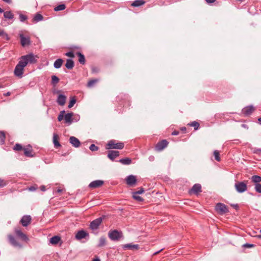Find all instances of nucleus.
I'll return each mask as SVG.
<instances>
[{"label": "nucleus", "mask_w": 261, "mask_h": 261, "mask_svg": "<svg viewBox=\"0 0 261 261\" xmlns=\"http://www.w3.org/2000/svg\"><path fill=\"white\" fill-rule=\"evenodd\" d=\"M214 155L216 161L218 162L220 161V154L218 150H216L214 151Z\"/></svg>", "instance_id": "obj_42"}, {"label": "nucleus", "mask_w": 261, "mask_h": 261, "mask_svg": "<svg viewBox=\"0 0 261 261\" xmlns=\"http://www.w3.org/2000/svg\"><path fill=\"white\" fill-rule=\"evenodd\" d=\"M4 88V86L1 82H0V88Z\"/></svg>", "instance_id": "obj_64"}, {"label": "nucleus", "mask_w": 261, "mask_h": 261, "mask_svg": "<svg viewBox=\"0 0 261 261\" xmlns=\"http://www.w3.org/2000/svg\"><path fill=\"white\" fill-rule=\"evenodd\" d=\"M0 37L3 39H6L7 40H9L10 39L8 34L2 29L0 30Z\"/></svg>", "instance_id": "obj_31"}, {"label": "nucleus", "mask_w": 261, "mask_h": 261, "mask_svg": "<svg viewBox=\"0 0 261 261\" xmlns=\"http://www.w3.org/2000/svg\"><path fill=\"white\" fill-rule=\"evenodd\" d=\"M75 102H76L75 98L74 97H72L70 100L69 103L68 105V108H71L74 106V105L75 103Z\"/></svg>", "instance_id": "obj_43"}, {"label": "nucleus", "mask_w": 261, "mask_h": 261, "mask_svg": "<svg viewBox=\"0 0 261 261\" xmlns=\"http://www.w3.org/2000/svg\"><path fill=\"white\" fill-rule=\"evenodd\" d=\"M7 185V182L3 179L0 178V187H4Z\"/></svg>", "instance_id": "obj_51"}, {"label": "nucleus", "mask_w": 261, "mask_h": 261, "mask_svg": "<svg viewBox=\"0 0 261 261\" xmlns=\"http://www.w3.org/2000/svg\"><path fill=\"white\" fill-rule=\"evenodd\" d=\"M2 1L5 2V3H8V4H11L12 3L11 0H2Z\"/></svg>", "instance_id": "obj_57"}, {"label": "nucleus", "mask_w": 261, "mask_h": 261, "mask_svg": "<svg viewBox=\"0 0 261 261\" xmlns=\"http://www.w3.org/2000/svg\"><path fill=\"white\" fill-rule=\"evenodd\" d=\"M119 162L123 165H129L132 163V160L129 158H126L120 159Z\"/></svg>", "instance_id": "obj_32"}, {"label": "nucleus", "mask_w": 261, "mask_h": 261, "mask_svg": "<svg viewBox=\"0 0 261 261\" xmlns=\"http://www.w3.org/2000/svg\"><path fill=\"white\" fill-rule=\"evenodd\" d=\"M75 238L77 240H81V239L87 238V240L89 239V233L84 230H80L77 232L75 234Z\"/></svg>", "instance_id": "obj_8"}, {"label": "nucleus", "mask_w": 261, "mask_h": 261, "mask_svg": "<svg viewBox=\"0 0 261 261\" xmlns=\"http://www.w3.org/2000/svg\"><path fill=\"white\" fill-rule=\"evenodd\" d=\"M119 155L118 151L111 150L108 152V156L112 161H114Z\"/></svg>", "instance_id": "obj_16"}, {"label": "nucleus", "mask_w": 261, "mask_h": 261, "mask_svg": "<svg viewBox=\"0 0 261 261\" xmlns=\"http://www.w3.org/2000/svg\"><path fill=\"white\" fill-rule=\"evenodd\" d=\"M37 62L35 56L32 53L21 56L14 69V75L18 78L23 76L24 68L28 64H33Z\"/></svg>", "instance_id": "obj_1"}, {"label": "nucleus", "mask_w": 261, "mask_h": 261, "mask_svg": "<svg viewBox=\"0 0 261 261\" xmlns=\"http://www.w3.org/2000/svg\"><path fill=\"white\" fill-rule=\"evenodd\" d=\"M145 3L143 0H136L132 4V6L133 7H139L143 5Z\"/></svg>", "instance_id": "obj_33"}, {"label": "nucleus", "mask_w": 261, "mask_h": 261, "mask_svg": "<svg viewBox=\"0 0 261 261\" xmlns=\"http://www.w3.org/2000/svg\"><path fill=\"white\" fill-rule=\"evenodd\" d=\"M234 187L237 191L239 193H243L247 190V185L243 181L236 183Z\"/></svg>", "instance_id": "obj_5"}, {"label": "nucleus", "mask_w": 261, "mask_h": 261, "mask_svg": "<svg viewBox=\"0 0 261 261\" xmlns=\"http://www.w3.org/2000/svg\"><path fill=\"white\" fill-rule=\"evenodd\" d=\"M98 80L97 79H93V80H90L88 84H87V86L88 87H92L93 86V85L98 82Z\"/></svg>", "instance_id": "obj_40"}, {"label": "nucleus", "mask_w": 261, "mask_h": 261, "mask_svg": "<svg viewBox=\"0 0 261 261\" xmlns=\"http://www.w3.org/2000/svg\"><path fill=\"white\" fill-rule=\"evenodd\" d=\"M22 149V147L19 144H16L14 147V149L15 150H21Z\"/></svg>", "instance_id": "obj_48"}, {"label": "nucleus", "mask_w": 261, "mask_h": 261, "mask_svg": "<svg viewBox=\"0 0 261 261\" xmlns=\"http://www.w3.org/2000/svg\"><path fill=\"white\" fill-rule=\"evenodd\" d=\"M206 2L207 3H214L216 0H205Z\"/></svg>", "instance_id": "obj_58"}, {"label": "nucleus", "mask_w": 261, "mask_h": 261, "mask_svg": "<svg viewBox=\"0 0 261 261\" xmlns=\"http://www.w3.org/2000/svg\"><path fill=\"white\" fill-rule=\"evenodd\" d=\"M17 13L19 14V18L20 22H23L28 19V16L22 14L21 12H18Z\"/></svg>", "instance_id": "obj_35"}, {"label": "nucleus", "mask_w": 261, "mask_h": 261, "mask_svg": "<svg viewBox=\"0 0 261 261\" xmlns=\"http://www.w3.org/2000/svg\"><path fill=\"white\" fill-rule=\"evenodd\" d=\"M124 144L122 142H116L114 140L109 141L107 145L106 149H122L124 148Z\"/></svg>", "instance_id": "obj_2"}, {"label": "nucleus", "mask_w": 261, "mask_h": 261, "mask_svg": "<svg viewBox=\"0 0 261 261\" xmlns=\"http://www.w3.org/2000/svg\"><path fill=\"white\" fill-rule=\"evenodd\" d=\"M61 240V238L59 236H54L50 239V243L51 244L56 245Z\"/></svg>", "instance_id": "obj_27"}, {"label": "nucleus", "mask_w": 261, "mask_h": 261, "mask_svg": "<svg viewBox=\"0 0 261 261\" xmlns=\"http://www.w3.org/2000/svg\"><path fill=\"white\" fill-rule=\"evenodd\" d=\"M58 136L56 134H54L53 143H54L55 147H58L61 146V144H60L59 142L58 141Z\"/></svg>", "instance_id": "obj_30"}, {"label": "nucleus", "mask_w": 261, "mask_h": 261, "mask_svg": "<svg viewBox=\"0 0 261 261\" xmlns=\"http://www.w3.org/2000/svg\"><path fill=\"white\" fill-rule=\"evenodd\" d=\"M19 36L20 38V43L22 46L24 47L30 44L31 40L29 37H25L21 33H19Z\"/></svg>", "instance_id": "obj_10"}, {"label": "nucleus", "mask_w": 261, "mask_h": 261, "mask_svg": "<svg viewBox=\"0 0 261 261\" xmlns=\"http://www.w3.org/2000/svg\"><path fill=\"white\" fill-rule=\"evenodd\" d=\"M178 134H179V132L176 131V130H174L172 133V135H173V136H177Z\"/></svg>", "instance_id": "obj_54"}, {"label": "nucleus", "mask_w": 261, "mask_h": 261, "mask_svg": "<svg viewBox=\"0 0 261 261\" xmlns=\"http://www.w3.org/2000/svg\"><path fill=\"white\" fill-rule=\"evenodd\" d=\"M144 190L143 188H141L139 191H135V194H142L144 192Z\"/></svg>", "instance_id": "obj_52"}, {"label": "nucleus", "mask_w": 261, "mask_h": 261, "mask_svg": "<svg viewBox=\"0 0 261 261\" xmlns=\"http://www.w3.org/2000/svg\"><path fill=\"white\" fill-rule=\"evenodd\" d=\"M108 236L111 240L114 241H117L121 238H123L122 232L116 229L110 231L108 233Z\"/></svg>", "instance_id": "obj_3"}, {"label": "nucleus", "mask_w": 261, "mask_h": 261, "mask_svg": "<svg viewBox=\"0 0 261 261\" xmlns=\"http://www.w3.org/2000/svg\"><path fill=\"white\" fill-rule=\"evenodd\" d=\"M40 189L42 191H45V187L44 186H42L40 187Z\"/></svg>", "instance_id": "obj_56"}, {"label": "nucleus", "mask_w": 261, "mask_h": 261, "mask_svg": "<svg viewBox=\"0 0 261 261\" xmlns=\"http://www.w3.org/2000/svg\"><path fill=\"white\" fill-rule=\"evenodd\" d=\"M132 194L133 198L136 200L137 201L139 202H141L143 201V199L141 197L139 196V194H135V192H134L132 193Z\"/></svg>", "instance_id": "obj_38"}, {"label": "nucleus", "mask_w": 261, "mask_h": 261, "mask_svg": "<svg viewBox=\"0 0 261 261\" xmlns=\"http://www.w3.org/2000/svg\"><path fill=\"white\" fill-rule=\"evenodd\" d=\"M36 190V188L34 186H31L29 188V190L30 191H32V192L35 191Z\"/></svg>", "instance_id": "obj_53"}, {"label": "nucleus", "mask_w": 261, "mask_h": 261, "mask_svg": "<svg viewBox=\"0 0 261 261\" xmlns=\"http://www.w3.org/2000/svg\"><path fill=\"white\" fill-rule=\"evenodd\" d=\"M136 181H137L136 178L135 176H134L133 175H128L126 178V184L130 186H133L135 185V184L136 183Z\"/></svg>", "instance_id": "obj_13"}, {"label": "nucleus", "mask_w": 261, "mask_h": 261, "mask_svg": "<svg viewBox=\"0 0 261 261\" xmlns=\"http://www.w3.org/2000/svg\"><path fill=\"white\" fill-rule=\"evenodd\" d=\"M59 82V79L56 75L51 76V84L55 86Z\"/></svg>", "instance_id": "obj_36"}, {"label": "nucleus", "mask_w": 261, "mask_h": 261, "mask_svg": "<svg viewBox=\"0 0 261 261\" xmlns=\"http://www.w3.org/2000/svg\"><path fill=\"white\" fill-rule=\"evenodd\" d=\"M80 119V116L79 115L73 114V116L72 119V120H73V122H77L78 121H79Z\"/></svg>", "instance_id": "obj_46"}, {"label": "nucleus", "mask_w": 261, "mask_h": 261, "mask_svg": "<svg viewBox=\"0 0 261 261\" xmlns=\"http://www.w3.org/2000/svg\"><path fill=\"white\" fill-rule=\"evenodd\" d=\"M65 55L66 56H68V57H71V58H74V55L72 51H71L66 53L65 54Z\"/></svg>", "instance_id": "obj_50"}, {"label": "nucleus", "mask_w": 261, "mask_h": 261, "mask_svg": "<svg viewBox=\"0 0 261 261\" xmlns=\"http://www.w3.org/2000/svg\"><path fill=\"white\" fill-rule=\"evenodd\" d=\"M31 221V217L30 216H24L21 218L20 222L23 226H27Z\"/></svg>", "instance_id": "obj_15"}, {"label": "nucleus", "mask_w": 261, "mask_h": 261, "mask_svg": "<svg viewBox=\"0 0 261 261\" xmlns=\"http://www.w3.org/2000/svg\"><path fill=\"white\" fill-rule=\"evenodd\" d=\"M168 144V142L166 140H163L159 142L155 146V150L161 151L165 148Z\"/></svg>", "instance_id": "obj_7"}, {"label": "nucleus", "mask_w": 261, "mask_h": 261, "mask_svg": "<svg viewBox=\"0 0 261 261\" xmlns=\"http://www.w3.org/2000/svg\"><path fill=\"white\" fill-rule=\"evenodd\" d=\"M69 142L75 147H78L80 145L79 140L75 137H70Z\"/></svg>", "instance_id": "obj_17"}, {"label": "nucleus", "mask_w": 261, "mask_h": 261, "mask_svg": "<svg viewBox=\"0 0 261 261\" xmlns=\"http://www.w3.org/2000/svg\"><path fill=\"white\" fill-rule=\"evenodd\" d=\"M106 245V238L104 236H102L99 238L97 247H101Z\"/></svg>", "instance_id": "obj_28"}, {"label": "nucleus", "mask_w": 261, "mask_h": 261, "mask_svg": "<svg viewBox=\"0 0 261 261\" xmlns=\"http://www.w3.org/2000/svg\"><path fill=\"white\" fill-rule=\"evenodd\" d=\"M31 146L30 145H29L28 148H24V154L26 156L28 157H32L33 156L32 152V149L31 148Z\"/></svg>", "instance_id": "obj_23"}, {"label": "nucleus", "mask_w": 261, "mask_h": 261, "mask_svg": "<svg viewBox=\"0 0 261 261\" xmlns=\"http://www.w3.org/2000/svg\"><path fill=\"white\" fill-rule=\"evenodd\" d=\"M10 95H11V92H8L4 94V95L6 96H10Z\"/></svg>", "instance_id": "obj_60"}, {"label": "nucleus", "mask_w": 261, "mask_h": 261, "mask_svg": "<svg viewBox=\"0 0 261 261\" xmlns=\"http://www.w3.org/2000/svg\"><path fill=\"white\" fill-rule=\"evenodd\" d=\"M122 247L124 250H137L139 248V245L138 244H126L123 245Z\"/></svg>", "instance_id": "obj_20"}, {"label": "nucleus", "mask_w": 261, "mask_h": 261, "mask_svg": "<svg viewBox=\"0 0 261 261\" xmlns=\"http://www.w3.org/2000/svg\"><path fill=\"white\" fill-rule=\"evenodd\" d=\"M73 116V113H68L65 115L64 118L65 122L68 124V125H70L73 122V120H72Z\"/></svg>", "instance_id": "obj_19"}, {"label": "nucleus", "mask_w": 261, "mask_h": 261, "mask_svg": "<svg viewBox=\"0 0 261 261\" xmlns=\"http://www.w3.org/2000/svg\"><path fill=\"white\" fill-rule=\"evenodd\" d=\"M244 246L250 248V247H253V245L251 244H246L244 245Z\"/></svg>", "instance_id": "obj_55"}, {"label": "nucleus", "mask_w": 261, "mask_h": 261, "mask_svg": "<svg viewBox=\"0 0 261 261\" xmlns=\"http://www.w3.org/2000/svg\"><path fill=\"white\" fill-rule=\"evenodd\" d=\"M77 55L79 57V61L82 64H84L85 63V56L80 52L77 53Z\"/></svg>", "instance_id": "obj_34"}, {"label": "nucleus", "mask_w": 261, "mask_h": 261, "mask_svg": "<svg viewBox=\"0 0 261 261\" xmlns=\"http://www.w3.org/2000/svg\"><path fill=\"white\" fill-rule=\"evenodd\" d=\"M89 149L92 151H94L97 150L98 149V147L95 146L94 144H92L90 146Z\"/></svg>", "instance_id": "obj_47"}, {"label": "nucleus", "mask_w": 261, "mask_h": 261, "mask_svg": "<svg viewBox=\"0 0 261 261\" xmlns=\"http://www.w3.org/2000/svg\"><path fill=\"white\" fill-rule=\"evenodd\" d=\"M216 210L221 215L224 214L228 212L227 206L222 203H218L216 204Z\"/></svg>", "instance_id": "obj_4"}, {"label": "nucleus", "mask_w": 261, "mask_h": 261, "mask_svg": "<svg viewBox=\"0 0 261 261\" xmlns=\"http://www.w3.org/2000/svg\"><path fill=\"white\" fill-rule=\"evenodd\" d=\"M189 125L194 127L195 130H197L199 126V123L196 121H193L188 124Z\"/></svg>", "instance_id": "obj_41"}, {"label": "nucleus", "mask_w": 261, "mask_h": 261, "mask_svg": "<svg viewBox=\"0 0 261 261\" xmlns=\"http://www.w3.org/2000/svg\"><path fill=\"white\" fill-rule=\"evenodd\" d=\"M201 186L199 184H195L191 189V191L195 194H197L198 193L201 192Z\"/></svg>", "instance_id": "obj_22"}, {"label": "nucleus", "mask_w": 261, "mask_h": 261, "mask_svg": "<svg viewBox=\"0 0 261 261\" xmlns=\"http://www.w3.org/2000/svg\"><path fill=\"white\" fill-rule=\"evenodd\" d=\"M74 65V62L71 59H67L65 66L68 69H72Z\"/></svg>", "instance_id": "obj_25"}, {"label": "nucleus", "mask_w": 261, "mask_h": 261, "mask_svg": "<svg viewBox=\"0 0 261 261\" xmlns=\"http://www.w3.org/2000/svg\"><path fill=\"white\" fill-rule=\"evenodd\" d=\"M4 13V17L6 19H8L9 20H13L14 17V15L12 13V12L10 11H8L6 12H3Z\"/></svg>", "instance_id": "obj_21"}, {"label": "nucleus", "mask_w": 261, "mask_h": 261, "mask_svg": "<svg viewBox=\"0 0 261 261\" xmlns=\"http://www.w3.org/2000/svg\"><path fill=\"white\" fill-rule=\"evenodd\" d=\"M5 134L4 132H0V142L1 144H3L5 141Z\"/></svg>", "instance_id": "obj_39"}, {"label": "nucleus", "mask_w": 261, "mask_h": 261, "mask_svg": "<svg viewBox=\"0 0 261 261\" xmlns=\"http://www.w3.org/2000/svg\"><path fill=\"white\" fill-rule=\"evenodd\" d=\"M43 19V17L42 16V15L41 14H40L39 13H37L34 15L32 21L34 23H37L39 21L42 20Z\"/></svg>", "instance_id": "obj_24"}, {"label": "nucleus", "mask_w": 261, "mask_h": 261, "mask_svg": "<svg viewBox=\"0 0 261 261\" xmlns=\"http://www.w3.org/2000/svg\"><path fill=\"white\" fill-rule=\"evenodd\" d=\"M163 250V249H161V250H160L159 251H156V252H155L153 253V254L154 255H156V254H158L159 252H160L161 251H162Z\"/></svg>", "instance_id": "obj_59"}, {"label": "nucleus", "mask_w": 261, "mask_h": 261, "mask_svg": "<svg viewBox=\"0 0 261 261\" xmlns=\"http://www.w3.org/2000/svg\"><path fill=\"white\" fill-rule=\"evenodd\" d=\"M92 261H100L99 258H95Z\"/></svg>", "instance_id": "obj_63"}, {"label": "nucleus", "mask_w": 261, "mask_h": 261, "mask_svg": "<svg viewBox=\"0 0 261 261\" xmlns=\"http://www.w3.org/2000/svg\"><path fill=\"white\" fill-rule=\"evenodd\" d=\"M254 111V107L252 106H248L242 110V113L245 116L250 115Z\"/></svg>", "instance_id": "obj_14"}, {"label": "nucleus", "mask_w": 261, "mask_h": 261, "mask_svg": "<svg viewBox=\"0 0 261 261\" xmlns=\"http://www.w3.org/2000/svg\"><path fill=\"white\" fill-rule=\"evenodd\" d=\"M251 181L255 184H259L261 182V177L258 175H253L251 177Z\"/></svg>", "instance_id": "obj_29"}, {"label": "nucleus", "mask_w": 261, "mask_h": 261, "mask_svg": "<svg viewBox=\"0 0 261 261\" xmlns=\"http://www.w3.org/2000/svg\"><path fill=\"white\" fill-rule=\"evenodd\" d=\"M182 132H185L186 130V127H182L180 128Z\"/></svg>", "instance_id": "obj_61"}, {"label": "nucleus", "mask_w": 261, "mask_h": 261, "mask_svg": "<svg viewBox=\"0 0 261 261\" xmlns=\"http://www.w3.org/2000/svg\"><path fill=\"white\" fill-rule=\"evenodd\" d=\"M66 96H65L63 94H61L59 95L57 100V101L59 105L63 106L65 105V102H66Z\"/></svg>", "instance_id": "obj_18"}, {"label": "nucleus", "mask_w": 261, "mask_h": 261, "mask_svg": "<svg viewBox=\"0 0 261 261\" xmlns=\"http://www.w3.org/2000/svg\"><path fill=\"white\" fill-rule=\"evenodd\" d=\"M255 191L259 193H261V184H255Z\"/></svg>", "instance_id": "obj_45"}, {"label": "nucleus", "mask_w": 261, "mask_h": 261, "mask_svg": "<svg viewBox=\"0 0 261 261\" xmlns=\"http://www.w3.org/2000/svg\"><path fill=\"white\" fill-rule=\"evenodd\" d=\"M8 238L9 243L13 246L18 248L22 247V245L16 240V239L13 235L9 234Z\"/></svg>", "instance_id": "obj_9"}, {"label": "nucleus", "mask_w": 261, "mask_h": 261, "mask_svg": "<svg viewBox=\"0 0 261 261\" xmlns=\"http://www.w3.org/2000/svg\"><path fill=\"white\" fill-rule=\"evenodd\" d=\"M103 184V180H96L91 182L89 185V187L92 189H95L101 187Z\"/></svg>", "instance_id": "obj_11"}, {"label": "nucleus", "mask_w": 261, "mask_h": 261, "mask_svg": "<svg viewBox=\"0 0 261 261\" xmlns=\"http://www.w3.org/2000/svg\"><path fill=\"white\" fill-rule=\"evenodd\" d=\"M63 63V60L61 59H58L55 61L54 63V66L56 69L60 68Z\"/></svg>", "instance_id": "obj_26"}, {"label": "nucleus", "mask_w": 261, "mask_h": 261, "mask_svg": "<svg viewBox=\"0 0 261 261\" xmlns=\"http://www.w3.org/2000/svg\"><path fill=\"white\" fill-rule=\"evenodd\" d=\"M102 218L101 217L98 218L92 221L90 224V228L92 230H96L101 223Z\"/></svg>", "instance_id": "obj_6"}, {"label": "nucleus", "mask_w": 261, "mask_h": 261, "mask_svg": "<svg viewBox=\"0 0 261 261\" xmlns=\"http://www.w3.org/2000/svg\"><path fill=\"white\" fill-rule=\"evenodd\" d=\"M15 233L16 236L19 238L22 241L27 242L29 240L27 236L24 233H23L20 229H15Z\"/></svg>", "instance_id": "obj_12"}, {"label": "nucleus", "mask_w": 261, "mask_h": 261, "mask_svg": "<svg viewBox=\"0 0 261 261\" xmlns=\"http://www.w3.org/2000/svg\"><path fill=\"white\" fill-rule=\"evenodd\" d=\"M65 112V111H62L60 112V113L58 117V120L59 121H61L63 119V118L65 116H64Z\"/></svg>", "instance_id": "obj_44"}, {"label": "nucleus", "mask_w": 261, "mask_h": 261, "mask_svg": "<svg viewBox=\"0 0 261 261\" xmlns=\"http://www.w3.org/2000/svg\"><path fill=\"white\" fill-rule=\"evenodd\" d=\"M258 121L261 124V117L258 119Z\"/></svg>", "instance_id": "obj_62"}, {"label": "nucleus", "mask_w": 261, "mask_h": 261, "mask_svg": "<svg viewBox=\"0 0 261 261\" xmlns=\"http://www.w3.org/2000/svg\"><path fill=\"white\" fill-rule=\"evenodd\" d=\"M66 8V6L64 4H60L54 8L55 11H59L63 10Z\"/></svg>", "instance_id": "obj_37"}, {"label": "nucleus", "mask_w": 261, "mask_h": 261, "mask_svg": "<svg viewBox=\"0 0 261 261\" xmlns=\"http://www.w3.org/2000/svg\"><path fill=\"white\" fill-rule=\"evenodd\" d=\"M91 70H92V72L93 73H97L99 72V69L98 67H92L91 68Z\"/></svg>", "instance_id": "obj_49"}]
</instances>
